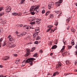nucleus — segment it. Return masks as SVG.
<instances>
[{
    "label": "nucleus",
    "mask_w": 77,
    "mask_h": 77,
    "mask_svg": "<svg viewBox=\"0 0 77 77\" xmlns=\"http://www.w3.org/2000/svg\"><path fill=\"white\" fill-rule=\"evenodd\" d=\"M35 60V59L34 58H29L27 59V60H24L22 63V65L25 66L26 63H29L30 65H32V64H33L32 61Z\"/></svg>",
    "instance_id": "1"
},
{
    "label": "nucleus",
    "mask_w": 77,
    "mask_h": 77,
    "mask_svg": "<svg viewBox=\"0 0 77 77\" xmlns=\"http://www.w3.org/2000/svg\"><path fill=\"white\" fill-rule=\"evenodd\" d=\"M39 6H40V5H35L32 6L30 10V12H32V11H35V14H38V11L37 10V9H38V8H39Z\"/></svg>",
    "instance_id": "2"
},
{
    "label": "nucleus",
    "mask_w": 77,
    "mask_h": 77,
    "mask_svg": "<svg viewBox=\"0 0 77 77\" xmlns=\"http://www.w3.org/2000/svg\"><path fill=\"white\" fill-rule=\"evenodd\" d=\"M16 33L17 34V36L18 37V38H20V37H21V36H24V35H25L26 34L27 32H24L22 33L21 34H20V33L18 32H16Z\"/></svg>",
    "instance_id": "3"
},
{
    "label": "nucleus",
    "mask_w": 77,
    "mask_h": 77,
    "mask_svg": "<svg viewBox=\"0 0 77 77\" xmlns=\"http://www.w3.org/2000/svg\"><path fill=\"white\" fill-rule=\"evenodd\" d=\"M63 2V0H60L58 1V2H55V5L57 7H58V6H59L60 4L62 2Z\"/></svg>",
    "instance_id": "4"
},
{
    "label": "nucleus",
    "mask_w": 77,
    "mask_h": 77,
    "mask_svg": "<svg viewBox=\"0 0 77 77\" xmlns=\"http://www.w3.org/2000/svg\"><path fill=\"white\" fill-rule=\"evenodd\" d=\"M48 8L50 9L51 8H53V6H54V3L51 2L49 3V5H48Z\"/></svg>",
    "instance_id": "5"
},
{
    "label": "nucleus",
    "mask_w": 77,
    "mask_h": 77,
    "mask_svg": "<svg viewBox=\"0 0 77 77\" xmlns=\"http://www.w3.org/2000/svg\"><path fill=\"white\" fill-rule=\"evenodd\" d=\"M11 7H8L5 10V11L7 13H9V12L11 11Z\"/></svg>",
    "instance_id": "6"
},
{
    "label": "nucleus",
    "mask_w": 77,
    "mask_h": 77,
    "mask_svg": "<svg viewBox=\"0 0 77 77\" xmlns=\"http://www.w3.org/2000/svg\"><path fill=\"white\" fill-rule=\"evenodd\" d=\"M58 64H57L56 66V67L57 68H60L61 66H62V64L60 62H58Z\"/></svg>",
    "instance_id": "7"
},
{
    "label": "nucleus",
    "mask_w": 77,
    "mask_h": 77,
    "mask_svg": "<svg viewBox=\"0 0 77 77\" xmlns=\"http://www.w3.org/2000/svg\"><path fill=\"white\" fill-rule=\"evenodd\" d=\"M55 13H56V14H59V15H58V16H59V17H60V16H61V15H62V11H60L59 12V11H55Z\"/></svg>",
    "instance_id": "8"
},
{
    "label": "nucleus",
    "mask_w": 77,
    "mask_h": 77,
    "mask_svg": "<svg viewBox=\"0 0 77 77\" xmlns=\"http://www.w3.org/2000/svg\"><path fill=\"white\" fill-rule=\"evenodd\" d=\"M9 59V57L8 56H5L2 58L3 60H7Z\"/></svg>",
    "instance_id": "9"
},
{
    "label": "nucleus",
    "mask_w": 77,
    "mask_h": 77,
    "mask_svg": "<svg viewBox=\"0 0 77 77\" xmlns=\"http://www.w3.org/2000/svg\"><path fill=\"white\" fill-rule=\"evenodd\" d=\"M8 38H9L10 41H14V38L11 37V35H9L8 36Z\"/></svg>",
    "instance_id": "10"
},
{
    "label": "nucleus",
    "mask_w": 77,
    "mask_h": 77,
    "mask_svg": "<svg viewBox=\"0 0 77 77\" xmlns=\"http://www.w3.org/2000/svg\"><path fill=\"white\" fill-rule=\"evenodd\" d=\"M27 52H26V56H28L29 54L30 53V49H27Z\"/></svg>",
    "instance_id": "11"
},
{
    "label": "nucleus",
    "mask_w": 77,
    "mask_h": 77,
    "mask_svg": "<svg viewBox=\"0 0 77 77\" xmlns=\"http://www.w3.org/2000/svg\"><path fill=\"white\" fill-rule=\"evenodd\" d=\"M38 35V34L37 33H34L33 35V38H36L37 37V36Z\"/></svg>",
    "instance_id": "12"
},
{
    "label": "nucleus",
    "mask_w": 77,
    "mask_h": 77,
    "mask_svg": "<svg viewBox=\"0 0 77 77\" xmlns=\"http://www.w3.org/2000/svg\"><path fill=\"white\" fill-rule=\"evenodd\" d=\"M7 44V43H6V42H4L2 45V47H4V46H5V45H6Z\"/></svg>",
    "instance_id": "13"
},
{
    "label": "nucleus",
    "mask_w": 77,
    "mask_h": 77,
    "mask_svg": "<svg viewBox=\"0 0 77 77\" xmlns=\"http://www.w3.org/2000/svg\"><path fill=\"white\" fill-rule=\"evenodd\" d=\"M15 46H16L15 45H14V43H11V47L12 48H14V47H15Z\"/></svg>",
    "instance_id": "14"
},
{
    "label": "nucleus",
    "mask_w": 77,
    "mask_h": 77,
    "mask_svg": "<svg viewBox=\"0 0 77 77\" xmlns=\"http://www.w3.org/2000/svg\"><path fill=\"white\" fill-rule=\"evenodd\" d=\"M12 44V42L10 43L9 42H7V45H8V46H11V44Z\"/></svg>",
    "instance_id": "15"
},
{
    "label": "nucleus",
    "mask_w": 77,
    "mask_h": 77,
    "mask_svg": "<svg viewBox=\"0 0 77 77\" xmlns=\"http://www.w3.org/2000/svg\"><path fill=\"white\" fill-rule=\"evenodd\" d=\"M65 47V46H63V48L61 50V53H62L63 52V50H64V49Z\"/></svg>",
    "instance_id": "16"
},
{
    "label": "nucleus",
    "mask_w": 77,
    "mask_h": 77,
    "mask_svg": "<svg viewBox=\"0 0 77 77\" xmlns=\"http://www.w3.org/2000/svg\"><path fill=\"white\" fill-rule=\"evenodd\" d=\"M57 47V46L56 45H54L52 47V49H55Z\"/></svg>",
    "instance_id": "17"
},
{
    "label": "nucleus",
    "mask_w": 77,
    "mask_h": 77,
    "mask_svg": "<svg viewBox=\"0 0 77 77\" xmlns=\"http://www.w3.org/2000/svg\"><path fill=\"white\" fill-rule=\"evenodd\" d=\"M20 60L18 59H17V60H16L15 63H20Z\"/></svg>",
    "instance_id": "18"
},
{
    "label": "nucleus",
    "mask_w": 77,
    "mask_h": 77,
    "mask_svg": "<svg viewBox=\"0 0 77 77\" xmlns=\"http://www.w3.org/2000/svg\"><path fill=\"white\" fill-rule=\"evenodd\" d=\"M50 14V11H47L45 14L46 16H47V15H48Z\"/></svg>",
    "instance_id": "19"
},
{
    "label": "nucleus",
    "mask_w": 77,
    "mask_h": 77,
    "mask_svg": "<svg viewBox=\"0 0 77 77\" xmlns=\"http://www.w3.org/2000/svg\"><path fill=\"white\" fill-rule=\"evenodd\" d=\"M71 31L72 32H75V30L74 29V28H72L71 29Z\"/></svg>",
    "instance_id": "20"
},
{
    "label": "nucleus",
    "mask_w": 77,
    "mask_h": 77,
    "mask_svg": "<svg viewBox=\"0 0 77 77\" xmlns=\"http://www.w3.org/2000/svg\"><path fill=\"white\" fill-rule=\"evenodd\" d=\"M71 43L72 45H74V44H75L74 43V40H72Z\"/></svg>",
    "instance_id": "21"
},
{
    "label": "nucleus",
    "mask_w": 77,
    "mask_h": 77,
    "mask_svg": "<svg viewBox=\"0 0 77 77\" xmlns=\"http://www.w3.org/2000/svg\"><path fill=\"white\" fill-rule=\"evenodd\" d=\"M3 40V38H1L0 39V44H2V42Z\"/></svg>",
    "instance_id": "22"
},
{
    "label": "nucleus",
    "mask_w": 77,
    "mask_h": 77,
    "mask_svg": "<svg viewBox=\"0 0 77 77\" xmlns=\"http://www.w3.org/2000/svg\"><path fill=\"white\" fill-rule=\"evenodd\" d=\"M71 20V19H70V18H68L66 20V21L67 22V23H69V21Z\"/></svg>",
    "instance_id": "23"
},
{
    "label": "nucleus",
    "mask_w": 77,
    "mask_h": 77,
    "mask_svg": "<svg viewBox=\"0 0 77 77\" xmlns=\"http://www.w3.org/2000/svg\"><path fill=\"white\" fill-rule=\"evenodd\" d=\"M5 14L4 12L0 13V17H2V15H3Z\"/></svg>",
    "instance_id": "24"
},
{
    "label": "nucleus",
    "mask_w": 77,
    "mask_h": 77,
    "mask_svg": "<svg viewBox=\"0 0 77 77\" xmlns=\"http://www.w3.org/2000/svg\"><path fill=\"white\" fill-rule=\"evenodd\" d=\"M50 17L51 18H53V17H54V15L53 14H51L50 15Z\"/></svg>",
    "instance_id": "25"
},
{
    "label": "nucleus",
    "mask_w": 77,
    "mask_h": 77,
    "mask_svg": "<svg viewBox=\"0 0 77 77\" xmlns=\"http://www.w3.org/2000/svg\"><path fill=\"white\" fill-rule=\"evenodd\" d=\"M24 29H29V28L27 27V26H25L24 27Z\"/></svg>",
    "instance_id": "26"
},
{
    "label": "nucleus",
    "mask_w": 77,
    "mask_h": 77,
    "mask_svg": "<svg viewBox=\"0 0 77 77\" xmlns=\"http://www.w3.org/2000/svg\"><path fill=\"white\" fill-rule=\"evenodd\" d=\"M30 24H31L32 25H33V24H35V21L31 22L30 23Z\"/></svg>",
    "instance_id": "27"
},
{
    "label": "nucleus",
    "mask_w": 77,
    "mask_h": 77,
    "mask_svg": "<svg viewBox=\"0 0 77 77\" xmlns=\"http://www.w3.org/2000/svg\"><path fill=\"white\" fill-rule=\"evenodd\" d=\"M63 56H65V55H66V54L67 53V52H64L63 51Z\"/></svg>",
    "instance_id": "28"
},
{
    "label": "nucleus",
    "mask_w": 77,
    "mask_h": 77,
    "mask_svg": "<svg viewBox=\"0 0 77 77\" xmlns=\"http://www.w3.org/2000/svg\"><path fill=\"white\" fill-rule=\"evenodd\" d=\"M13 15H17L18 13H13Z\"/></svg>",
    "instance_id": "29"
},
{
    "label": "nucleus",
    "mask_w": 77,
    "mask_h": 77,
    "mask_svg": "<svg viewBox=\"0 0 77 77\" xmlns=\"http://www.w3.org/2000/svg\"><path fill=\"white\" fill-rule=\"evenodd\" d=\"M24 0H21V1L20 2L21 3H23V4H24Z\"/></svg>",
    "instance_id": "30"
},
{
    "label": "nucleus",
    "mask_w": 77,
    "mask_h": 77,
    "mask_svg": "<svg viewBox=\"0 0 77 77\" xmlns=\"http://www.w3.org/2000/svg\"><path fill=\"white\" fill-rule=\"evenodd\" d=\"M38 56V54L37 53H35L34 54V57H35V56Z\"/></svg>",
    "instance_id": "31"
},
{
    "label": "nucleus",
    "mask_w": 77,
    "mask_h": 77,
    "mask_svg": "<svg viewBox=\"0 0 77 77\" xmlns=\"http://www.w3.org/2000/svg\"><path fill=\"white\" fill-rule=\"evenodd\" d=\"M53 27V26L52 25H49L48 26V27H49V28H51V27Z\"/></svg>",
    "instance_id": "32"
},
{
    "label": "nucleus",
    "mask_w": 77,
    "mask_h": 77,
    "mask_svg": "<svg viewBox=\"0 0 77 77\" xmlns=\"http://www.w3.org/2000/svg\"><path fill=\"white\" fill-rule=\"evenodd\" d=\"M35 32H36L37 33H39V32L40 31L39 30V29H37V30H35Z\"/></svg>",
    "instance_id": "33"
},
{
    "label": "nucleus",
    "mask_w": 77,
    "mask_h": 77,
    "mask_svg": "<svg viewBox=\"0 0 77 77\" xmlns=\"http://www.w3.org/2000/svg\"><path fill=\"white\" fill-rule=\"evenodd\" d=\"M56 73L55 72L53 73L52 76H53V77H54V76H56Z\"/></svg>",
    "instance_id": "34"
},
{
    "label": "nucleus",
    "mask_w": 77,
    "mask_h": 77,
    "mask_svg": "<svg viewBox=\"0 0 77 77\" xmlns=\"http://www.w3.org/2000/svg\"><path fill=\"white\" fill-rule=\"evenodd\" d=\"M65 62H66V64H67V65H68V64H69V61L67 60V61H66Z\"/></svg>",
    "instance_id": "35"
},
{
    "label": "nucleus",
    "mask_w": 77,
    "mask_h": 77,
    "mask_svg": "<svg viewBox=\"0 0 77 77\" xmlns=\"http://www.w3.org/2000/svg\"><path fill=\"white\" fill-rule=\"evenodd\" d=\"M63 41L64 44H66V41H65V40H63Z\"/></svg>",
    "instance_id": "36"
},
{
    "label": "nucleus",
    "mask_w": 77,
    "mask_h": 77,
    "mask_svg": "<svg viewBox=\"0 0 77 77\" xmlns=\"http://www.w3.org/2000/svg\"><path fill=\"white\" fill-rule=\"evenodd\" d=\"M35 13L34 11H33L31 13L32 15H35Z\"/></svg>",
    "instance_id": "37"
},
{
    "label": "nucleus",
    "mask_w": 77,
    "mask_h": 77,
    "mask_svg": "<svg viewBox=\"0 0 77 77\" xmlns=\"http://www.w3.org/2000/svg\"><path fill=\"white\" fill-rule=\"evenodd\" d=\"M41 38L39 36H38L37 37V38L36 39H40Z\"/></svg>",
    "instance_id": "38"
},
{
    "label": "nucleus",
    "mask_w": 77,
    "mask_h": 77,
    "mask_svg": "<svg viewBox=\"0 0 77 77\" xmlns=\"http://www.w3.org/2000/svg\"><path fill=\"white\" fill-rule=\"evenodd\" d=\"M34 44H38V41L35 42Z\"/></svg>",
    "instance_id": "39"
},
{
    "label": "nucleus",
    "mask_w": 77,
    "mask_h": 77,
    "mask_svg": "<svg viewBox=\"0 0 77 77\" xmlns=\"http://www.w3.org/2000/svg\"><path fill=\"white\" fill-rule=\"evenodd\" d=\"M3 9V8L2 7H1L0 8V11H2Z\"/></svg>",
    "instance_id": "40"
},
{
    "label": "nucleus",
    "mask_w": 77,
    "mask_h": 77,
    "mask_svg": "<svg viewBox=\"0 0 77 77\" xmlns=\"http://www.w3.org/2000/svg\"><path fill=\"white\" fill-rule=\"evenodd\" d=\"M71 47H72V46H68V48L69 49H70V48H71Z\"/></svg>",
    "instance_id": "41"
},
{
    "label": "nucleus",
    "mask_w": 77,
    "mask_h": 77,
    "mask_svg": "<svg viewBox=\"0 0 77 77\" xmlns=\"http://www.w3.org/2000/svg\"><path fill=\"white\" fill-rule=\"evenodd\" d=\"M35 48H32L31 50V51H34L35 50Z\"/></svg>",
    "instance_id": "42"
},
{
    "label": "nucleus",
    "mask_w": 77,
    "mask_h": 77,
    "mask_svg": "<svg viewBox=\"0 0 77 77\" xmlns=\"http://www.w3.org/2000/svg\"><path fill=\"white\" fill-rule=\"evenodd\" d=\"M56 74H57V75H58V74H59V72L57 71H56L55 72Z\"/></svg>",
    "instance_id": "43"
},
{
    "label": "nucleus",
    "mask_w": 77,
    "mask_h": 77,
    "mask_svg": "<svg viewBox=\"0 0 77 77\" xmlns=\"http://www.w3.org/2000/svg\"><path fill=\"white\" fill-rule=\"evenodd\" d=\"M45 10H43L42 11V14H44L45 13Z\"/></svg>",
    "instance_id": "44"
},
{
    "label": "nucleus",
    "mask_w": 77,
    "mask_h": 77,
    "mask_svg": "<svg viewBox=\"0 0 77 77\" xmlns=\"http://www.w3.org/2000/svg\"><path fill=\"white\" fill-rule=\"evenodd\" d=\"M36 22L37 24H39V21L38 20H36Z\"/></svg>",
    "instance_id": "45"
},
{
    "label": "nucleus",
    "mask_w": 77,
    "mask_h": 77,
    "mask_svg": "<svg viewBox=\"0 0 77 77\" xmlns=\"http://www.w3.org/2000/svg\"><path fill=\"white\" fill-rule=\"evenodd\" d=\"M51 29V28H49L48 29V30H47V32H49Z\"/></svg>",
    "instance_id": "46"
},
{
    "label": "nucleus",
    "mask_w": 77,
    "mask_h": 77,
    "mask_svg": "<svg viewBox=\"0 0 77 77\" xmlns=\"http://www.w3.org/2000/svg\"><path fill=\"white\" fill-rule=\"evenodd\" d=\"M75 64L76 65H77V60H76L75 62Z\"/></svg>",
    "instance_id": "47"
},
{
    "label": "nucleus",
    "mask_w": 77,
    "mask_h": 77,
    "mask_svg": "<svg viewBox=\"0 0 77 77\" xmlns=\"http://www.w3.org/2000/svg\"><path fill=\"white\" fill-rule=\"evenodd\" d=\"M69 27H70V26H68L67 27V30H68L69 29Z\"/></svg>",
    "instance_id": "48"
},
{
    "label": "nucleus",
    "mask_w": 77,
    "mask_h": 77,
    "mask_svg": "<svg viewBox=\"0 0 77 77\" xmlns=\"http://www.w3.org/2000/svg\"><path fill=\"white\" fill-rule=\"evenodd\" d=\"M50 45H52V43H53V42H52V41H51L50 42Z\"/></svg>",
    "instance_id": "49"
},
{
    "label": "nucleus",
    "mask_w": 77,
    "mask_h": 77,
    "mask_svg": "<svg viewBox=\"0 0 77 77\" xmlns=\"http://www.w3.org/2000/svg\"><path fill=\"white\" fill-rule=\"evenodd\" d=\"M75 55H77V51H75Z\"/></svg>",
    "instance_id": "50"
},
{
    "label": "nucleus",
    "mask_w": 77,
    "mask_h": 77,
    "mask_svg": "<svg viewBox=\"0 0 77 77\" xmlns=\"http://www.w3.org/2000/svg\"><path fill=\"white\" fill-rule=\"evenodd\" d=\"M76 45V46H75V48L76 49H77V43H76L75 44Z\"/></svg>",
    "instance_id": "51"
},
{
    "label": "nucleus",
    "mask_w": 77,
    "mask_h": 77,
    "mask_svg": "<svg viewBox=\"0 0 77 77\" xmlns=\"http://www.w3.org/2000/svg\"><path fill=\"white\" fill-rule=\"evenodd\" d=\"M52 32H53V29H52L51 30V32H50V33H52Z\"/></svg>",
    "instance_id": "52"
},
{
    "label": "nucleus",
    "mask_w": 77,
    "mask_h": 77,
    "mask_svg": "<svg viewBox=\"0 0 77 77\" xmlns=\"http://www.w3.org/2000/svg\"><path fill=\"white\" fill-rule=\"evenodd\" d=\"M40 52L41 53H42L43 52V51L42 50H40Z\"/></svg>",
    "instance_id": "53"
},
{
    "label": "nucleus",
    "mask_w": 77,
    "mask_h": 77,
    "mask_svg": "<svg viewBox=\"0 0 77 77\" xmlns=\"http://www.w3.org/2000/svg\"><path fill=\"white\" fill-rule=\"evenodd\" d=\"M3 24H6V22L5 21H4L2 22Z\"/></svg>",
    "instance_id": "54"
},
{
    "label": "nucleus",
    "mask_w": 77,
    "mask_h": 77,
    "mask_svg": "<svg viewBox=\"0 0 77 77\" xmlns=\"http://www.w3.org/2000/svg\"><path fill=\"white\" fill-rule=\"evenodd\" d=\"M14 56H17V54H14Z\"/></svg>",
    "instance_id": "55"
},
{
    "label": "nucleus",
    "mask_w": 77,
    "mask_h": 77,
    "mask_svg": "<svg viewBox=\"0 0 77 77\" xmlns=\"http://www.w3.org/2000/svg\"><path fill=\"white\" fill-rule=\"evenodd\" d=\"M55 24V26H57V24H58V23H56Z\"/></svg>",
    "instance_id": "56"
},
{
    "label": "nucleus",
    "mask_w": 77,
    "mask_h": 77,
    "mask_svg": "<svg viewBox=\"0 0 77 77\" xmlns=\"http://www.w3.org/2000/svg\"><path fill=\"white\" fill-rule=\"evenodd\" d=\"M0 68H3V66H2V65H0Z\"/></svg>",
    "instance_id": "57"
},
{
    "label": "nucleus",
    "mask_w": 77,
    "mask_h": 77,
    "mask_svg": "<svg viewBox=\"0 0 77 77\" xmlns=\"http://www.w3.org/2000/svg\"><path fill=\"white\" fill-rule=\"evenodd\" d=\"M1 76H2V77H6V76H3V75H1Z\"/></svg>",
    "instance_id": "58"
},
{
    "label": "nucleus",
    "mask_w": 77,
    "mask_h": 77,
    "mask_svg": "<svg viewBox=\"0 0 77 77\" xmlns=\"http://www.w3.org/2000/svg\"><path fill=\"white\" fill-rule=\"evenodd\" d=\"M27 38H30V36H28Z\"/></svg>",
    "instance_id": "59"
},
{
    "label": "nucleus",
    "mask_w": 77,
    "mask_h": 77,
    "mask_svg": "<svg viewBox=\"0 0 77 77\" xmlns=\"http://www.w3.org/2000/svg\"><path fill=\"white\" fill-rule=\"evenodd\" d=\"M53 54L52 53H51V54H50V55L51 56H53Z\"/></svg>",
    "instance_id": "60"
},
{
    "label": "nucleus",
    "mask_w": 77,
    "mask_h": 77,
    "mask_svg": "<svg viewBox=\"0 0 77 77\" xmlns=\"http://www.w3.org/2000/svg\"><path fill=\"white\" fill-rule=\"evenodd\" d=\"M20 27H22L23 26V25H20Z\"/></svg>",
    "instance_id": "61"
},
{
    "label": "nucleus",
    "mask_w": 77,
    "mask_h": 77,
    "mask_svg": "<svg viewBox=\"0 0 77 77\" xmlns=\"http://www.w3.org/2000/svg\"><path fill=\"white\" fill-rule=\"evenodd\" d=\"M55 30H56V29H54L53 31V32H54Z\"/></svg>",
    "instance_id": "62"
},
{
    "label": "nucleus",
    "mask_w": 77,
    "mask_h": 77,
    "mask_svg": "<svg viewBox=\"0 0 77 77\" xmlns=\"http://www.w3.org/2000/svg\"><path fill=\"white\" fill-rule=\"evenodd\" d=\"M68 75L67 74H66L65 75L66 76V75Z\"/></svg>",
    "instance_id": "63"
},
{
    "label": "nucleus",
    "mask_w": 77,
    "mask_h": 77,
    "mask_svg": "<svg viewBox=\"0 0 77 77\" xmlns=\"http://www.w3.org/2000/svg\"><path fill=\"white\" fill-rule=\"evenodd\" d=\"M75 71H76V72H77V69L75 70Z\"/></svg>",
    "instance_id": "64"
}]
</instances>
